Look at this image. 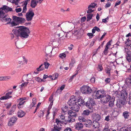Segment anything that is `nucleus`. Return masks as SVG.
Segmentation results:
<instances>
[{
  "label": "nucleus",
  "mask_w": 131,
  "mask_h": 131,
  "mask_svg": "<svg viewBox=\"0 0 131 131\" xmlns=\"http://www.w3.org/2000/svg\"><path fill=\"white\" fill-rule=\"evenodd\" d=\"M4 81L7 80H10L11 78V77L10 76H3Z\"/></svg>",
  "instance_id": "46"
},
{
  "label": "nucleus",
  "mask_w": 131,
  "mask_h": 131,
  "mask_svg": "<svg viewBox=\"0 0 131 131\" xmlns=\"http://www.w3.org/2000/svg\"><path fill=\"white\" fill-rule=\"evenodd\" d=\"M44 114V112L43 111L40 110L38 113V116L40 118L42 117Z\"/></svg>",
  "instance_id": "39"
},
{
  "label": "nucleus",
  "mask_w": 131,
  "mask_h": 131,
  "mask_svg": "<svg viewBox=\"0 0 131 131\" xmlns=\"http://www.w3.org/2000/svg\"><path fill=\"white\" fill-rule=\"evenodd\" d=\"M55 121L57 125L54 124V127L52 129V131H60L62 127L61 125L62 123L57 119H56Z\"/></svg>",
  "instance_id": "3"
},
{
  "label": "nucleus",
  "mask_w": 131,
  "mask_h": 131,
  "mask_svg": "<svg viewBox=\"0 0 131 131\" xmlns=\"http://www.w3.org/2000/svg\"><path fill=\"white\" fill-rule=\"evenodd\" d=\"M111 5V3L110 2H108L105 5V8H107L109 7Z\"/></svg>",
  "instance_id": "61"
},
{
  "label": "nucleus",
  "mask_w": 131,
  "mask_h": 131,
  "mask_svg": "<svg viewBox=\"0 0 131 131\" xmlns=\"http://www.w3.org/2000/svg\"><path fill=\"white\" fill-rule=\"evenodd\" d=\"M126 59L129 62H131V51L128 50L126 52Z\"/></svg>",
  "instance_id": "17"
},
{
  "label": "nucleus",
  "mask_w": 131,
  "mask_h": 131,
  "mask_svg": "<svg viewBox=\"0 0 131 131\" xmlns=\"http://www.w3.org/2000/svg\"><path fill=\"white\" fill-rule=\"evenodd\" d=\"M68 113L70 116V117L72 118L76 117L77 115V114L76 113L74 112L71 110L68 111Z\"/></svg>",
  "instance_id": "19"
},
{
  "label": "nucleus",
  "mask_w": 131,
  "mask_h": 131,
  "mask_svg": "<svg viewBox=\"0 0 131 131\" xmlns=\"http://www.w3.org/2000/svg\"><path fill=\"white\" fill-rule=\"evenodd\" d=\"M17 118L16 116H13L11 118L8 123V125L9 126H12L16 122Z\"/></svg>",
  "instance_id": "8"
},
{
  "label": "nucleus",
  "mask_w": 131,
  "mask_h": 131,
  "mask_svg": "<svg viewBox=\"0 0 131 131\" xmlns=\"http://www.w3.org/2000/svg\"><path fill=\"white\" fill-rule=\"evenodd\" d=\"M32 102L30 104V108H32V107L34 106L36 104V98H33L32 99Z\"/></svg>",
  "instance_id": "30"
},
{
  "label": "nucleus",
  "mask_w": 131,
  "mask_h": 131,
  "mask_svg": "<svg viewBox=\"0 0 131 131\" xmlns=\"http://www.w3.org/2000/svg\"><path fill=\"white\" fill-rule=\"evenodd\" d=\"M111 97L108 95H105L104 92V94H103L101 99V103L103 104H105L108 102L111 99Z\"/></svg>",
  "instance_id": "5"
},
{
  "label": "nucleus",
  "mask_w": 131,
  "mask_h": 131,
  "mask_svg": "<svg viewBox=\"0 0 131 131\" xmlns=\"http://www.w3.org/2000/svg\"><path fill=\"white\" fill-rule=\"evenodd\" d=\"M38 3V1L36 2L35 0H31L30 3V6L33 8H35L37 6Z\"/></svg>",
  "instance_id": "25"
},
{
  "label": "nucleus",
  "mask_w": 131,
  "mask_h": 131,
  "mask_svg": "<svg viewBox=\"0 0 131 131\" xmlns=\"http://www.w3.org/2000/svg\"><path fill=\"white\" fill-rule=\"evenodd\" d=\"M5 14V13L2 10L1 8H0V19L4 17Z\"/></svg>",
  "instance_id": "37"
},
{
  "label": "nucleus",
  "mask_w": 131,
  "mask_h": 131,
  "mask_svg": "<svg viewBox=\"0 0 131 131\" xmlns=\"http://www.w3.org/2000/svg\"><path fill=\"white\" fill-rule=\"evenodd\" d=\"M87 35L90 38H92L93 36V34L92 33H89L87 34Z\"/></svg>",
  "instance_id": "62"
},
{
  "label": "nucleus",
  "mask_w": 131,
  "mask_h": 131,
  "mask_svg": "<svg viewBox=\"0 0 131 131\" xmlns=\"http://www.w3.org/2000/svg\"><path fill=\"white\" fill-rule=\"evenodd\" d=\"M127 94H128L126 91H122L121 92L120 96L122 98L126 99L127 97Z\"/></svg>",
  "instance_id": "20"
},
{
  "label": "nucleus",
  "mask_w": 131,
  "mask_h": 131,
  "mask_svg": "<svg viewBox=\"0 0 131 131\" xmlns=\"http://www.w3.org/2000/svg\"><path fill=\"white\" fill-rule=\"evenodd\" d=\"M78 120L80 122H85L86 118L85 117L82 115L78 117Z\"/></svg>",
  "instance_id": "24"
},
{
  "label": "nucleus",
  "mask_w": 131,
  "mask_h": 131,
  "mask_svg": "<svg viewBox=\"0 0 131 131\" xmlns=\"http://www.w3.org/2000/svg\"><path fill=\"white\" fill-rule=\"evenodd\" d=\"M108 52V49L105 48L103 52L104 54L105 55H106Z\"/></svg>",
  "instance_id": "59"
},
{
  "label": "nucleus",
  "mask_w": 131,
  "mask_h": 131,
  "mask_svg": "<svg viewBox=\"0 0 131 131\" xmlns=\"http://www.w3.org/2000/svg\"><path fill=\"white\" fill-rule=\"evenodd\" d=\"M75 59L74 58L72 59L71 62L70 64V65H71L72 66H73V64L75 63Z\"/></svg>",
  "instance_id": "51"
},
{
  "label": "nucleus",
  "mask_w": 131,
  "mask_h": 131,
  "mask_svg": "<svg viewBox=\"0 0 131 131\" xmlns=\"http://www.w3.org/2000/svg\"><path fill=\"white\" fill-rule=\"evenodd\" d=\"M84 124L86 127L90 128L91 127L92 122L91 120L88 119L86 120Z\"/></svg>",
  "instance_id": "21"
},
{
  "label": "nucleus",
  "mask_w": 131,
  "mask_h": 131,
  "mask_svg": "<svg viewBox=\"0 0 131 131\" xmlns=\"http://www.w3.org/2000/svg\"><path fill=\"white\" fill-rule=\"evenodd\" d=\"M76 99L74 96H72L70 97V100L68 101V104L70 106H71L74 104H77L76 101Z\"/></svg>",
  "instance_id": "10"
},
{
  "label": "nucleus",
  "mask_w": 131,
  "mask_h": 131,
  "mask_svg": "<svg viewBox=\"0 0 131 131\" xmlns=\"http://www.w3.org/2000/svg\"><path fill=\"white\" fill-rule=\"evenodd\" d=\"M53 111L52 112V113L53 114V117H54V116L56 115L57 112V109L55 108H53Z\"/></svg>",
  "instance_id": "45"
},
{
  "label": "nucleus",
  "mask_w": 131,
  "mask_h": 131,
  "mask_svg": "<svg viewBox=\"0 0 131 131\" xmlns=\"http://www.w3.org/2000/svg\"><path fill=\"white\" fill-rule=\"evenodd\" d=\"M81 92L83 94H88L91 93L92 90L91 88L88 86L84 85L80 88Z\"/></svg>",
  "instance_id": "2"
},
{
  "label": "nucleus",
  "mask_w": 131,
  "mask_h": 131,
  "mask_svg": "<svg viewBox=\"0 0 131 131\" xmlns=\"http://www.w3.org/2000/svg\"><path fill=\"white\" fill-rule=\"evenodd\" d=\"M26 113L24 111L21 110L19 111L18 113V117H23L25 115Z\"/></svg>",
  "instance_id": "26"
},
{
  "label": "nucleus",
  "mask_w": 131,
  "mask_h": 131,
  "mask_svg": "<svg viewBox=\"0 0 131 131\" xmlns=\"http://www.w3.org/2000/svg\"><path fill=\"white\" fill-rule=\"evenodd\" d=\"M111 41H110L106 43V47L105 48H106L107 49H108L109 48V46L111 45Z\"/></svg>",
  "instance_id": "55"
},
{
  "label": "nucleus",
  "mask_w": 131,
  "mask_h": 131,
  "mask_svg": "<svg viewBox=\"0 0 131 131\" xmlns=\"http://www.w3.org/2000/svg\"><path fill=\"white\" fill-rule=\"evenodd\" d=\"M60 117V119L61 120H63V121H66V120L65 119V116L64 115H63V114H62V115H61Z\"/></svg>",
  "instance_id": "56"
},
{
  "label": "nucleus",
  "mask_w": 131,
  "mask_h": 131,
  "mask_svg": "<svg viewBox=\"0 0 131 131\" xmlns=\"http://www.w3.org/2000/svg\"><path fill=\"white\" fill-rule=\"evenodd\" d=\"M15 106L14 105L11 108L10 110H9L7 113V114L8 115H12L14 112L15 110Z\"/></svg>",
  "instance_id": "23"
},
{
  "label": "nucleus",
  "mask_w": 131,
  "mask_h": 131,
  "mask_svg": "<svg viewBox=\"0 0 131 131\" xmlns=\"http://www.w3.org/2000/svg\"><path fill=\"white\" fill-rule=\"evenodd\" d=\"M108 19L109 18L108 17H107L106 18L104 19H102V22L105 23H106L107 22V20H108Z\"/></svg>",
  "instance_id": "60"
},
{
  "label": "nucleus",
  "mask_w": 131,
  "mask_h": 131,
  "mask_svg": "<svg viewBox=\"0 0 131 131\" xmlns=\"http://www.w3.org/2000/svg\"><path fill=\"white\" fill-rule=\"evenodd\" d=\"M17 102L18 104L17 105V107L19 109L23 107V105L24 104L25 101H23L21 98L18 99L17 100Z\"/></svg>",
  "instance_id": "13"
},
{
  "label": "nucleus",
  "mask_w": 131,
  "mask_h": 131,
  "mask_svg": "<svg viewBox=\"0 0 131 131\" xmlns=\"http://www.w3.org/2000/svg\"><path fill=\"white\" fill-rule=\"evenodd\" d=\"M71 106H72L70 108L73 110L75 112H78L79 111L80 107L77 104H74Z\"/></svg>",
  "instance_id": "18"
},
{
  "label": "nucleus",
  "mask_w": 131,
  "mask_h": 131,
  "mask_svg": "<svg viewBox=\"0 0 131 131\" xmlns=\"http://www.w3.org/2000/svg\"><path fill=\"white\" fill-rule=\"evenodd\" d=\"M17 30H13V31L17 37H20L21 38H27L29 36L30 31L29 28L25 26H20L18 27Z\"/></svg>",
  "instance_id": "1"
},
{
  "label": "nucleus",
  "mask_w": 131,
  "mask_h": 131,
  "mask_svg": "<svg viewBox=\"0 0 131 131\" xmlns=\"http://www.w3.org/2000/svg\"><path fill=\"white\" fill-rule=\"evenodd\" d=\"M53 99L52 96H51L49 98V101L51 102L50 104L52 105H53V101L52 100Z\"/></svg>",
  "instance_id": "53"
},
{
  "label": "nucleus",
  "mask_w": 131,
  "mask_h": 131,
  "mask_svg": "<svg viewBox=\"0 0 131 131\" xmlns=\"http://www.w3.org/2000/svg\"><path fill=\"white\" fill-rule=\"evenodd\" d=\"M111 70V69L110 67H108L105 69V71L106 73L108 74V75L110 76V71Z\"/></svg>",
  "instance_id": "36"
},
{
  "label": "nucleus",
  "mask_w": 131,
  "mask_h": 131,
  "mask_svg": "<svg viewBox=\"0 0 131 131\" xmlns=\"http://www.w3.org/2000/svg\"><path fill=\"white\" fill-rule=\"evenodd\" d=\"M104 92L102 90L95 91L93 92V97L96 99L101 98L103 95L104 94Z\"/></svg>",
  "instance_id": "6"
},
{
  "label": "nucleus",
  "mask_w": 131,
  "mask_h": 131,
  "mask_svg": "<svg viewBox=\"0 0 131 131\" xmlns=\"http://www.w3.org/2000/svg\"><path fill=\"white\" fill-rule=\"evenodd\" d=\"M44 65L45 66V68L46 69H48L49 66L50 64L48 62H45L44 63Z\"/></svg>",
  "instance_id": "52"
},
{
  "label": "nucleus",
  "mask_w": 131,
  "mask_h": 131,
  "mask_svg": "<svg viewBox=\"0 0 131 131\" xmlns=\"http://www.w3.org/2000/svg\"><path fill=\"white\" fill-rule=\"evenodd\" d=\"M83 127V123L81 122H78L75 125V129L78 130H81Z\"/></svg>",
  "instance_id": "15"
},
{
  "label": "nucleus",
  "mask_w": 131,
  "mask_h": 131,
  "mask_svg": "<svg viewBox=\"0 0 131 131\" xmlns=\"http://www.w3.org/2000/svg\"><path fill=\"white\" fill-rule=\"evenodd\" d=\"M59 74L57 73H55L53 74L52 75H49V78L53 80L56 79L58 77Z\"/></svg>",
  "instance_id": "22"
},
{
  "label": "nucleus",
  "mask_w": 131,
  "mask_h": 131,
  "mask_svg": "<svg viewBox=\"0 0 131 131\" xmlns=\"http://www.w3.org/2000/svg\"><path fill=\"white\" fill-rule=\"evenodd\" d=\"M50 109L49 108V107L48 108V110L47 111V114L46 116V117L47 119H48L49 118V117H48V116L50 113Z\"/></svg>",
  "instance_id": "58"
},
{
  "label": "nucleus",
  "mask_w": 131,
  "mask_h": 131,
  "mask_svg": "<svg viewBox=\"0 0 131 131\" xmlns=\"http://www.w3.org/2000/svg\"><path fill=\"white\" fill-rule=\"evenodd\" d=\"M92 117L93 121H98L100 120L101 118L100 115L96 113H94L92 115Z\"/></svg>",
  "instance_id": "14"
},
{
  "label": "nucleus",
  "mask_w": 131,
  "mask_h": 131,
  "mask_svg": "<svg viewBox=\"0 0 131 131\" xmlns=\"http://www.w3.org/2000/svg\"><path fill=\"white\" fill-rule=\"evenodd\" d=\"M110 101L109 102L108 106L111 107H113L114 105L115 99L112 98L110 99Z\"/></svg>",
  "instance_id": "29"
},
{
  "label": "nucleus",
  "mask_w": 131,
  "mask_h": 131,
  "mask_svg": "<svg viewBox=\"0 0 131 131\" xmlns=\"http://www.w3.org/2000/svg\"><path fill=\"white\" fill-rule=\"evenodd\" d=\"M59 57L62 59H63L66 57V55L64 53L60 54Z\"/></svg>",
  "instance_id": "49"
},
{
  "label": "nucleus",
  "mask_w": 131,
  "mask_h": 131,
  "mask_svg": "<svg viewBox=\"0 0 131 131\" xmlns=\"http://www.w3.org/2000/svg\"><path fill=\"white\" fill-rule=\"evenodd\" d=\"M123 131H131V127L127 128L124 129Z\"/></svg>",
  "instance_id": "64"
},
{
  "label": "nucleus",
  "mask_w": 131,
  "mask_h": 131,
  "mask_svg": "<svg viewBox=\"0 0 131 131\" xmlns=\"http://www.w3.org/2000/svg\"><path fill=\"white\" fill-rule=\"evenodd\" d=\"M98 67H97V70L99 71H102L103 68L102 66V65L101 64H99L98 65Z\"/></svg>",
  "instance_id": "40"
},
{
  "label": "nucleus",
  "mask_w": 131,
  "mask_h": 131,
  "mask_svg": "<svg viewBox=\"0 0 131 131\" xmlns=\"http://www.w3.org/2000/svg\"><path fill=\"white\" fill-rule=\"evenodd\" d=\"M69 119L67 120V123H72L73 122H74L75 121V119L73 118L69 117Z\"/></svg>",
  "instance_id": "41"
},
{
  "label": "nucleus",
  "mask_w": 131,
  "mask_h": 131,
  "mask_svg": "<svg viewBox=\"0 0 131 131\" xmlns=\"http://www.w3.org/2000/svg\"><path fill=\"white\" fill-rule=\"evenodd\" d=\"M34 15V14L33 9L31 8H29L26 15L27 20L29 21H31Z\"/></svg>",
  "instance_id": "4"
},
{
  "label": "nucleus",
  "mask_w": 131,
  "mask_h": 131,
  "mask_svg": "<svg viewBox=\"0 0 131 131\" xmlns=\"http://www.w3.org/2000/svg\"><path fill=\"white\" fill-rule=\"evenodd\" d=\"M93 125L95 128H98L99 127V124L97 122L93 121Z\"/></svg>",
  "instance_id": "35"
},
{
  "label": "nucleus",
  "mask_w": 131,
  "mask_h": 131,
  "mask_svg": "<svg viewBox=\"0 0 131 131\" xmlns=\"http://www.w3.org/2000/svg\"><path fill=\"white\" fill-rule=\"evenodd\" d=\"M128 102L129 104H131V92L130 93L129 95V97L127 99Z\"/></svg>",
  "instance_id": "47"
},
{
  "label": "nucleus",
  "mask_w": 131,
  "mask_h": 131,
  "mask_svg": "<svg viewBox=\"0 0 131 131\" xmlns=\"http://www.w3.org/2000/svg\"><path fill=\"white\" fill-rule=\"evenodd\" d=\"M126 82L128 84H131V79L130 78H126Z\"/></svg>",
  "instance_id": "48"
},
{
  "label": "nucleus",
  "mask_w": 131,
  "mask_h": 131,
  "mask_svg": "<svg viewBox=\"0 0 131 131\" xmlns=\"http://www.w3.org/2000/svg\"><path fill=\"white\" fill-rule=\"evenodd\" d=\"M3 11L4 10L6 13L12 11V9L6 5H3L1 8Z\"/></svg>",
  "instance_id": "16"
},
{
  "label": "nucleus",
  "mask_w": 131,
  "mask_h": 131,
  "mask_svg": "<svg viewBox=\"0 0 131 131\" xmlns=\"http://www.w3.org/2000/svg\"><path fill=\"white\" fill-rule=\"evenodd\" d=\"M65 85H62L60 88H59L58 89L56 92L59 93L60 92H60H61L62 91L64 88L65 87Z\"/></svg>",
  "instance_id": "38"
},
{
  "label": "nucleus",
  "mask_w": 131,
  "mask_h": 131,
  "mask_svg": "<svg viewBox=\"0 0 131 131\" xmlns=\"http://www.w3.org/2000/svg\"><path fill=\"white\" fill-rule=\"evenodd\" d=\"M13 19L14 21L18 24L23 23L25 21L24 18L16 16H13Z\"/></svg>",
  "instance_id": "9"
},
{
  "label": "nucleus",
  "mask_w": 131,
  "mask_h": 131,
  "mask_svg": "<svg viewBox=\"0 0 131 131\" xmlns=\"http://www.w3.org/2000/svg\"><path fill=\"white\" fill-rule=\"evenodd\" d=\"M123 115L125 119H128L129 117V113L127 111H125L123 113Z\"/></svg>",
  "instance_id": "27"
},
{
  "label": "nucleus",
  "mask_w": 131,
  "mask_h": 131,
  "mask_svg": "<svg viewBox=\"0 0 131 131\" xmlns=\"http://www.w3.org/2000/svg\"><path fill=\"white\" fill-rule=\"evenodd\" d=\"M12 104L11 103H8L5 104L6 108L7 109H9L11 106Z\"/></svg>",
  "instance_id": "44"
},
{
  "label": "nucleus",
  "mask_w": 131,
  "mask_h": 131,
  "mask_svg": "<svg viewBox=\"0 0 131 131\" xmlns=\"http://www.w3.org/2000/svg\"><path fill=\"white\" fill-rule=\"evenodd\" d=\"M126 99H123V100L120 99L117 102L116 105L118 107L120 108L125 105L126 103Z\"/></svg>",
  "instance_id": "12"
},
{
  "label": "nucleus",
  "mask_w": 131,
  "mask_h": 131,
  "mask_svg": "<svg viewBox=\"0 0 131 131\" xmlns=\"http://www.w3.org/2000/svg\"><path fill=\"white\" fill-rule=\"evenodd\" d=\"M93 16V14H88L87 15V21H88L90 20L92 18Z\"/></svg>",
  "instance_id": "32"
},
{
  "label": "nucleus",
  "mask_w": 131,
  "mask_h": 131,
  "mask_svg": "<svg viewBox=\"0 0 131 131\" xmlns=\"http://www.w3.org/2000/svg\"><path fill=\"white\" fill-rule=\"evenodd\" d=\"M88 10L87 11V13H88L91 14V13L93 12L94 11V10L92 9L90 7H89V8H88Z\"/></svg>",
  "instance_id": "50"
},
{
  "label": "nucleus",
  "mask_w": 131,
  "mask_h": 131,
  "mask_svg": "<svg viewBox=\"0 0 131 131\" xmlns=\"http://www.w3.org/2000/svg\"><path fill=\"white\" fill-rule=\"evenodd\" d=\"M97 5V4L94 3H91V4L89 5L88 6V8L90 7L92 8H94L95 6Z\"/></svg>",
  "instance_id": "42"
},
{
  "label": "nucleus",
  "mask_w": 131,
  "mask_h": 131,
  "mask_svg": "<svg viewBox=\"0 0 131 131\" xmlns=\"http://www.w3.org/2000/svg\"><path fill=\"white\" fill-rule=\"evenodd\" d=\"M6 15H4V17L2 18L3 19V20L5 21H8V22L7 23V24L9 23L11 21L12 19L9 18H6Z\"/></svg>",
  "instance_id": "31"
},
{
  "label": "nucleus",
  "mask_w": 131,
  "mask_h": 131,
  "mask_svg": "<svg viewBox=\"0 0 131 131\" xmlns=\"http://www.w3.org/2000/svg\"><path fill=\"white\" fill-rule=\"evenodd\" d=\"M64 32L61 30H60L59 34H58V36L59 37H62L63 36Z\"/></svg>",
  "instance_id": "54"
},
{
  "label": "nucleus",
  "mask_w": 131,
  "mask_h": 131,
  "mask_svg": "<svg viewBox=\"0 0 131 131\" xmlns=\"http://www.w3.org/2000/svg\"><path fill=\"white\" fill-rule=\"evenodd\" d=\"M27 10V7L24 6L23 7L22 13H25L26 12Z\"/></svg>",
  "instance_id": "57"
},
{
  "label": "nucleus",
  "mask_w": 131,
  "mask_h": 131,
  "mask_svg": "<svg viewBox=\"0 0 131 131\" xmlns=\"http://www.w3.org/2000/svg\"><path fill=\"white\" fill-rule=\"evenodd\" d=\"M43 66V64H42L39 66L38 68L36 69L37 72H39L44 70L45 68Z\"/></svg>",
  "instance_id": "34"
},
{
  "label": "nucleus",
  "mask_w": 131,
  "mask_h": 131,
  "mask_svg": "<svg viewBox=\"0 0 131 131\" xmlns=\"http://www.w3.org/2000/svg\"><path fill=\"white\" fill-rule=\"evenodd\" d=\"M95 104V103L94 99L92 98L90 99L85 104L86 106L90 109L93 108Z\"/></svg>",
  "instance_id": "7"
},
{
  "label": "nucleus",
  "mask_w": 131,
  "mask_h": 131,
  "mask_svg": "<svg viewBox=\"0 0 131 131\" xmlns=\"http://www.w3.org/2000/svg\"><path fill=\"white\" fill-rule=\"evenodd\" d=\"M9 23L10 24L11 26L12 27L14 26L17 25L18 24V23L14 21H13L11 22H10Z\"/></svg>",
  "instance_id": "43"
},
{
  "label": "nucleus",
  "mask_w": 131,
  "mask_h": 131,
  "mask_svg": "<svg viewBox=\"0 0 131 131\" xmlns=\"http://www.w3.org/2000/svg\"><path fill=\"white\" fill-rule=\"evenodd\" d=\"M90 112L88 110H86L83 111L81 115L85 117L88 116L90 114Z\"/></svg>",
  "instance_id": "28"
},
{
  "label": "nucleus",
  "mask_w": 131,
  "mask_h": 131,
  "mask_svg": "<svg viewBox=\"0 0 131 131\" xmlns=\"http://www.w3.org/2000/svg\"><path fill=\"white\" fill-rule=\"evenodd\" d=\"M13 92V91L8 92L5 94V96L1 97L0 98V100H7L11 98L12 96H10V95L12 94Z\"/></svg>",
  "instance_id": "11"
},
{
  "label": "nucleus",
  "mask_w": 131,
  "mask_h": 131,
  "mask_svg": "<svg viewBox=\"0 0 131 131\" xmlns=\"http://www.w3.org/2000/svg\"><path fill=\"white\" fill-rule=\"evenodd\" d=\"M84 101L82 99H79L78 101V104L80 106L83 105Z\"/></svg>",
  "instance_id": "33"
},
{
  "label": "nucleus",
  "mask_w": 131,
  "mask_h": 131,
  "mask_svg": "<svg viewBox=\"0 0 131 131\" xmlns=\"http://www.w3.org/2000/svg\"><path fill=\"white\" fill-rule=\"evenodd\" d=\"M64 131H72V130L71 128L67 127L64 129Z\"/></svg>",
  "instance_id": "63"
}]
</instances>
